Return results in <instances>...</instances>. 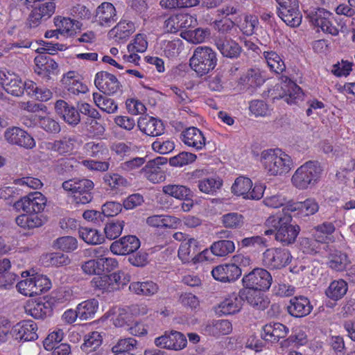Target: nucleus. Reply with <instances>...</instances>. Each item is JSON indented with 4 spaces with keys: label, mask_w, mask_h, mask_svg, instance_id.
<instances>
[{
    "label": "nucleus",
    "mask_w": 355,
    "mask_h": 355,
    "mask_svg": "<svg viewBox=\"0 0 355 355\" xmlns=\"http://www.w3.org/2000/svg\"><path fill=\"white\" fill-rule=\"evenodd\" d=\"M164 55L169 59L177 58L183 49L182 41L178 38L170 41H164L162 45Z\"/></svg>",
    "instance_id": "56"
},
{
    "label": "nucleus",
    "mask_w": 355,
    "mask_h": 355,
    "mask_svg": "<svg viewBox=\"0 0 355 355\" xmlns=\"http://www.w3.org/2000/svg\"><path fill=\"white\" fill-rule=\"evenodd\" d=\"M164 194L173 197L176 199L185 200L191 196L189 188L180 184H167L162 187Z\"/></svg>",
    "instance_id": "50"
},
{
    "label": "nucleus",
    "mask_w": 355,
    "mask_h": 355,
    "mask_svg": "<svg viewBox=\"0 0 355 355\" xmlns=\"http://www.w3.org/2000/svg\"><path fill=\"white\" fill-rule=\"evenodd\" d=\"M311 21L325 34L332 36H337L339 34L340 31L336 24L334 14L324 8H318L311 16Z\"/></svg>",
    "instance_id": "10"
},
{
    "label": "nucleus",
    "mask_w": 355,
    "mask_h": 355,
    "mask_svg": "<svg viewBox=\"0 0 355 355\" xmlns=\"http://www.w3.org/2000/svg\"><path fill=\"white\" fill-rule=\"evenodd\" d=\"M139 247V239L136 236L128 235L112 242L110 250L116 255H126L135 252Z\"/></svg>",
    "instance_id": "20"
},
{
    "label": "nucleus",
    "mask_w": 355,
    "mask_h": 355,
    "mask_svg": "<svg viewBox=\"0 0 355 355\" xmlns=\"http://www.w3.org/2000/svg\"><path fill=\"white\" fill-rule=\"evenodd\" d=\"M129 290L137 295L153 296L157 293L159 286L157 283L151 280L132 282L129 285Z\"/></svg>",
    "instance_id": "41"
},
{
    "label": "nucleus",
    "mask_w": 355,
    "mask_h": 355,
    "mask_svg": "<svg viewBox=\"0 0 355 355\" xmlns=\"http://www.w3.org/2000/svg\"><path fill=\"white\" fill-rule=\"evenodd\" d=\"M6 141L25 148L31 149L35 146L34 139L27 132L18 127H12L6 130L4 134Z\"/></svg>",
    "instance_id": "22"
},
{
    "label": "nucleus",
    "mask_w": 355,
    "mask_h": 355,
    "mask_svg": "<svg viewBox=\"0 0 355 355\" xmlns=\"http://www.w3.org/2000/svg\"><path fill=\"white\" fill-rule=\"evenodd\" d=\"M103 337L98 331H92L85 336L84 343L80 348L87 354L96 351L102 345Z\"/></svg>",
    "instance_id": "51"
},
{
    "label": "nucleus",
    "mask_w": 355,
    "mask_h": 355,
    "mask_svg": "<svg viewBox=\"0 0 355 355\" xmlns=\"http://www.w3.org/2000/svg\"><path fill=\"white\" fill-rule=\"evenodd\" d=\"M37 329V325L34 321L24 320L12 327L11 334L19 342L34 341L38 338Z\"/></svg>",
    "instance_id": "17"
},
{
    "label": "nucleus",
    "mask_w": 355,
    "mask_h": 355,
    "mask_svg": "<svg viewBox=\"0 0 355 355\" xmlns=\"http://www.w3.org/2000/svg\"><path fill=\"white\" fill-rule=\"evenodd\" d=\"M348 291V284L343 279L332 281L325 291L326 296L333 301L342 299Z\"/></svg>",
    "instance_id": "44"
},
{
    "label": "nucleus",
    "mask_w": 355,
    "mask_h": 355,
    "mask_svg": "<svg viewBox=\"0 0 355 355\" xmlns=\"http://www.w3.org/2000/svg\"><path fill=\"white\" fill-rule=\"evenodd\" d=\"M39 123L41 128L49 133H58L60 131L59 123L49 116L40 117L37 115H31V119L23 118V123L26 126H32Z\"/></svg>",
    "instance_id": "38"
},
{
    "label": "nucleus",
    "mask_w": 355,
    "mask_h": 355,
    "mask_svg": "<svg viewBox=\"0 0 355 355\" xmlns=\"http://www.w3.org/2000/svg\"><path fill=\"white\" fill-rule=\"evenodd\" d=\"M216 64V53L210 47L205 46H198L189 60L191 68L200 76L212 71Z\"/></svg>",
    "instance_id": "5"
},
{
    "label": "nucleus",
    "mask_w": 355,
    "mask_h": 355,
    "mask_svg": "<svg viewBox=\"0 0 355 355\" xmlns=\"http://www.w3.org/2000/svg\"><path fill=\"white\" fill-rule=\"evenodd\" d=\"M79 22L69 17H58L55 18V24L60 33L66 36H71L76 33Z\"/></svg>",
    "instance_id": "48"
},
{
    "label": "nucleus",
    "mask_w": 355,
    "mask_h": 355,
    "mask_svg": "<svg viewBox=\"0 0 355 355\" xmlns=\"http://www.w3.org/2000/svg\"><path fill=\"white\" fill-rule=\"evenodd\" d=\"M209 35L210 32L208 29L201 28H196L193 31H186L182 32L180 34L182 38L193 44L204 42Z\"/></svg>",
    "instance_id": "55"
},
{
    "label": "nucleus",
    "mask_w": 355,
    "mask_h": 355,
    "mask_svg": "<svg viewBox=\"0 0 355 355\" xmlns=\"http://www.w3.org/2000/svg\"><path fill=\"white\" fill-rule=\"evenodd\" d=\"M319 209V205L314 198H307L303 202H291L283 209L284 211H288L290 214L299 211L304 216H311L315 214Z\"/></svg>",
    "instance_id": "34"
},
{
    "label": "nucleus",
    "mask_w": 355,
    "mask_h": 355,
    "mask_svg": "<svg viewBox=\"0 0 355 355\" xmlns=\"http://www.w3.org/2000/svg\"><path fill=\"white\" fill-rule=\"evenodd\" d=\"M125 222L123 220H112L106 223L104 227V233L109 240L118 238L122 233Z\"/></svg>",
    "instance_id": "61"
},
{
    "label": "nucleus",
    "mask_w": 355,
    "mask_h": 355,
    "mask_svg": "<svg viewBox=\"0 0 355 355\" xmlns=\"http://www.w3.org/2000/svg\"><path fill=\"white\" fill-rule=\"evenodd\" d=\"M197 159L196 155L189 152H182L169 159V164L172 166L182 167L194 162Z\"/></svg>",
    "instance_id": "63"
},
{
    "label": "nucleus",
    "mask_w": 355,
    "mask_h": 355,
    "mask_svg": "<svg viewBox=\"0 0 355 355\" xmlns=\"http://www.w3.org/2000/svg\"><path fill=\"white\" fill-rule=\"evenodd\" d=\"M81 143V140L77 136L69 135L63 137L61 139L49 142L46 148L62 155H69L79 148Z\"/></svg>",
    "instance_id": "19"
},
{
    "label": "nucleus",
    "mask_w": 355,
    "mask_h": 355,
    "mask_svg": "<svg viewBox=\"0 0 355 355\" xmlns=\"http://www.w3.org/2000/svg\"><path fill=\"white\" fill-rule=\"evenodd\" d=\"M289 329L280 322H270L265 324L261 334V338L265 341L276 343L281 338L287 336Z\"/></svg>",
    "instance_id": "25"
},
{
    "label": "nucleus",
    "mask_w": 355,
    "mask_h": 355,
    "mask_svg": "<svg viewBox=\"0 0 355 355\" xmlns=\"http://www.w3.org/2000/svg\"><path fill=\"white\" fill-rule=\"evenodd\" d=\"M94 85L100 92L107 95L116 94L122 87L114 74L105 71L96 73Z\"/></svg>",
    "instance_id": "16"
},
{
    "label": "nucleus",
    "mask_w": 355,
    "mask_h": 355,
    "mask_svg": "<svg viewBox=\"0 0 355 355\" xmlns=\"http://www.w3.org/2000/svg\"><path fill=\"white\" fill-rule=\"evenodd\" d=\"M61 81L69 94L78 96L88 92L87 86L81 81L80 76L74 71H69L65 73Z\"/></svg>",
    "instance_id": "28"
},
{
    "label": "nucleus",
    "mask_w": 355,
    "mask_h": 355,
    "mask_svg": "<svg viewBox=\"0 0 355 355\" xmlns=\"http://www.w3.org/2000/svg\"><path fill=\"white\" fill-rule=\"evenodd\" d=\"M277 90L279 88L282 91L279 94V96H273L272 98L279 99L283 98L288 104H297L299 102L302 101L304 98V93L300 86L293 82H289L284 86H276Z\"/></svg>",
    "instance_id": "29"
},
{
    "label": "nucleus",
    "mask_w": 355,
    "mask_h": 355,
    "mask_svg": "<svg viewBox=\"0 0 355 355\" xmlns=\"http://www.w3.org/2000/svg\"><path fill=\"white\" fill-rule=\"evenodd\" d=\"M78 233L80 237L88 244L97 245L105 240L103 235L94 228L81 227L79 228Z\"/></svg>",
    "instance_id": "53"
},
{
    "label": "nucleus",
    "mask_w": 355,
    "mask_h": 355,
    "mask_svg": "<svg viewBox=\"0 0 355 355\" xmlns=\"http://www.w3.org/2000/svg\"><path fill=\"white\" fill-rule=\"evenodd\" d=\"M54 245L63 252H71L77 249L78 241L73 236H65L58 238Z\"/></svg>",
    "instance_id": "64"
},
{
    "label": "nucleus",
    "mask_w": 355,
    "mask_h": 355,
    "mask_svg": "<svg viewBox=\"0 0 355 355\" xmlns=\"http://www.w3.org/2000/svg\"><path fill=\"white\" fill-rule=\"evenodd\" d=\"M213 278L222 283H233L242 274L241 268L235 263H223L214 267L211 271Z\"/></svg>",
    "instance_id": "13"
},
{
    "label": "nucleus",
    "mask_w": 355,
    "mask_h": 355,
    "mask_svg": "<svg viewBox=\"0 0 355 355\" xmlns=\"http://www.w3.org/2000/svg\"><path fill=\"white\" fill-rule=\"evenodd\" d=\"M0 84L12 96H20L23 94V82L15 73L8 70L0 71Z\"/></svg>",
    "instance_id": "24"
},
{
    "label": "nucleus",
    "mask_w": 355,
    "mask_h": 355,
    "mask_svg": "<svg viewBox=\"0 0 355 355\" xmlns=\"http://www.w3.org/2000/svg\"><path fill=\"white\" fill-rule=\"evenodd\" d=\"M94 182L89 179L73 178L63 182L62 189L70 195L76 204L85 205L93 198Z\"/></svg>",
    "instance_id": "4"
},
{
    "label": "nucleus",
    "mask_w": 355,
    "mask_h": 355,
    "mask_svg": "<svg viewBox=\"0 0 355 355\" xmlns=\"http://www.w3.org/2000/svg\"><path fill=\"white\" fill-rule=\"evenodd\" d=\"M175 217L171 216L153 215L147 218L146 223L148 225L153 227L171 228L173 223L175 222Z\"/></svg>",
    "instance_id": "59"
},
{
    "label": "nucleus",
    "mask_w": 355,
    "mask_h": 355,
    "mask_svg": "<svg viewBox=\"0 0 355 355\" xmlns=\"http://www.w3.org/2000/svg\"><path fill=\"white\" fill-rule=\"evenodd\" d=\"M216 46L220 53L229 58H238L241 53V48L235 41L232 39L220 37L216 40Z\"/></svg>",
    "instance_id": "39"
},
{
    "label": "nucleus",
    "mask_w": 355,
    "mask_h": 355,
    "mask_svg": "<svg viewBox=\"0 0 355 355\" xmlns=\"http://www.w3.org/2000/svg\"><path fill=\"white\" fill-rule=\"evenodd\" d=\"M55 110L63 120L69 125H76L80 121L78 110L64 100H58L55 103Z\"/></svg>",
    "instance_id": "30"
},
{
    "label": "nucleus",
    "mask_w": 355,
    "mask_h": 355,
    "mask_svg": "<svg viewBox=\"0 0 355 355\" xmlns=\"http://www.w3.org/2000/svg\"><path fill=\"white\" fill-rule=\"evenodd\" d=\"M252 180L245 177L240 176L237 178L232 186V193L237 196H246L248 191L252 187Z\"/></svg>",
    "instance_id": "58"
},
{
    "label": "nucleus",
    "mask_w": 355,
    "mask_h": 355,
    "mask_svg": "<svg viewBox=\"0 0 355 355\" xmlns=\"http://www.w3.org/2000/svg\"><path fill=\"white\" fill-rule=\"evenodd\" d=\"M241 281L243 288L267 291L271 286L272 278L267 270L256 268L244 275Z\"/></svg>",
    "instance_id": "8"
},
{
    "label": "nucleus",
    "mask_w": 355,
    "mask_h": 355,
    "mask_svg": "<svg viewBox=\"0 0 355 355\" xmlns=\"http://www.w3.org/2000/svg\"><path fill=\"white\" fill-rule=\"evenodd\" d=\"M15 222L19 227L28 230L40 227L44 224L42 216L26 212L17 216Z\"/></svg>",
    "instance_id": "42"
},
{
    "label": "nucleus",
    "mask_w": 355,
    "mask_h": 355,
    "mask_svg": "<svg viewBox=\"0 0 355 355\" xmlns=\"http://www.w3.org/2000/svg\"><path fill=\"white\" fill-rule=\"evenodd\" d=\"M51 286V280L46 276L38 274L21 280L16 286L19 293L29 297L40 295L49 291Z\"/></svg>",
    "instance_id": "6"
},
{
    "label": "nucleus",
    "mask_w": 355,
    "mask_h": 355,
    "mask_svg": "<svg viewBox=\"0 0 355 355\" xmlns=\"http://www.w3.org/2000/svg\"><path fill=\"white\" fill-rule=\"evenodd\" d=\"M223 185V182L219 178H208L198 182L199 190L207 194H214Z\"/></svg>",
    "instance_id": "60"
},
{
    "label": "nucleus",
    "mask_w": 355,
    "mask_h": 355,
    "mask_svg": "<svg viewBox=\"0 0 355 355\" xmlns=\"http://www.w3.org/2000/svg\"><path fill=\"white\" fill-rule=\"evenodd\" d=\"M261 162L266 173L272 176L287 173L293 164L291 157L279 148L263 150Z\"/></svg>",
    "instance_id": "2"
},
{
    "label": "nucleus",
    "mask_w": 355,
    "mask_h": 355,
    "mask_svg": "<svg viewBox=\"0 0 355 355\" xmlns=\"http://www.w3.org/2000/svg\"><path fill=\"white\" fill-rule=\"evenodd\" d=\"M313 306L309 299L303 295L295 296L290 300L287 311L294 318H302L308 315L312 311Z\"/></svg>",
    "instance_id": "26"
},
{
    "label": "nucleus",
    "mask_w": 355,
    "mask_h": 355,
    "mask_svg": "<svg viewBox=\"0 0 355 355\" xmlns=\"http://www.w3.org/2000/svg\"><path fill=\"white\" fill-rule=\"evenodd\" d=\"M197 24L196 16L181 12L168 17L164 21V28L168 33H176L182 30L194 28Z\"/></svg>",
    "instance_id": "12"
},
{
    "label": "nucleus",
    "mask_w": 355,
    "mask_h": 355,
    "mask_svg": "<svg viewBox=\"0 0 355 355\" xmlns=\"http://www.w3.org/2000/svg\"><path fill=\"white\" fill-rule=\"evenodd\" d=\"M46 198L39 191L30 193L16 201L13 207L17 211L37 214L42 212L46 205Z\"/></svg>",
    "instance_id": "9"
},
{
    "label": "nucleus",
    "mask_w": 355,
    "mask_h": 355,
    "mask_svg": "<svg viewBox=\"0 0 355 355\" xmlns=\"http://www.w3.org/2000/svg\"><path fill=\"white\" fill-rule=\"evenodd\" d=\"M263 55L271 71L281 74L286 70V64L282 58L274 51H265Z\"/></svg>",
    "instance_id": "45"
},
{
    "label": "nucleus",
    "mask_w": 355,
    "mask_h": 355,
    "mask_svg": "<svg viewBox=\"0 0 355 355\" xmlns=\"http://www.w3.org/2000/svg\"><path fill=\"white\" fill-rule=\"evenodd\" d=\"M293 257L289 250L271 248L266 250L262 256L263 265L270 270H279L291 263Z\"/></svg>",
    "instance_id": "7"
},
{
    "label": "nucleus",
    "mask_w": 355,
    "mask_h": 355,
    "mask_svg": "<svg viewBox=\"0 0 355 355\" xmlns=\"http://www.w3.org/2000/svg\"><path fill=\"white\" fill-rule=\"evenodd\" d=\"M35 71L39 75L49 76L58 69V64L49 55H39L35 60Z\"/></svg>",
    "instance_id": "40"
},
{
    "label": "nucleus",
    "mask_w": 355,
    "mask_h": 355,
    "mask_svg": "<svg viewBox=\"0 0 355 355\" xmlns=\"http://www.w3.org/2000/svg\"><path fill=\"white\" fill-rule=\"evenodd\" d=\"M135 31V26L132 21L121 19L109 31L108 35L116 42L123 44Z\"/></svg>",
    "instance_id": "31"
},
{
    "label": "nucleus",
    "mask_w": 355,
    "mask_h": 355,
    "mask_svg": "<svg viewBox=\"0 0 355 355\" xmlns=\"http://www.w3.org/2000/svg\"><path fill=\"white\" fill-rule=\"evenodd\" d=\"M137 345V340L133 338H123L113 346L112 350L113 353L135 354Z\"/></svg>",
    "instance_id": "57"
},
{
    "label": "nucleus",
    "mask_w": 355,
    "mask_h": 355,
    "mask_svg": "<svg viewBox=\"0 0 355 355\" xmlns=\"http://www.w3.org/2000/svg\"><path fill=\"white\" fill-rule=\"evenodd\" d=\"M205 334L218 338L226 336L232 331V324L228 320H214L205 327Z\"/></svg>",
    "instance_id": "37"
},
{
    "label": "nucleus",
    "mask_w": 355,
    "mask_h": 355,
    "mask_svg": "<svg viewBox=\"0 0 355 355\" xmlns=\"http://www.w3.org/2000/svg\"><path fill=\"white\" fill-rule=\"evenodd\" d=\"M96 21L101 26H110L116 21V12L112 3L103 2L96 10Z\"/></svg>",
    "instance_id": "33"
},
{
    "label": "nucleus",
    "mask_w": 355,
    "mask_h": 355,
    "mask_svg": "<svg viewBox=\"0 0 355 355\" xmlns=\"http://www.w3.org/2000/svg\"><path fill=\"white\" fill-rule=\"evenodd\" d=\"M103 179L107 189L112 194H121L122 191L130 185L128 180L117 173H106Z\"/></svg>",
    "instance_id": "35"
},
{
    "label": "nucleus",
    "mask_w": 355,
    "mask_h": 355,
    "mask_svg": "<svg viewBox=\"0 0 355 355\" xmlns=\"http://www.w3.org/2000/svg\"><path fill=\"white\" fill-rule=\"evenodd\" d=\"M139 130L150 137H157L164 132L165 127L162 120L145 115L140 116L137 121Z\"/></svg>",
    "instance_id": "23"
},
{
    "label": "nucleus",
    "mask_w": 355,
    "mask_h": 355,
    "mask_svg": "<svg viewBox=\"0 0 355 355\" xmlns=\"http://www.w3.org/2000/svg\"><path fill=\"white\" fill-rule=\"evenodd\" d=\"M93 100L100 110L107 114H114L118 110V104L114 99L104 96L98 92L93 94Z\"/></svg>",
    "instance_id": "49"
},
{
    "label": "nucleus",
    "mask_w": 355,
    "mask_h": 355,
    "mask_svg": "<svg viewBox=\"0 0 355 355\" xmlns=\"http://www.w3.org/2000/svg\"><path fill=\"white\" fill-rule=\"evenodd\" d=\"M166 163V159L158 157L148 161L146 164L140 170V173L153 184H159L166 179L165 172L161 166Z\"/></svg>",
    "instance_id": "15"
},
{
    "label": "nucleus",
    "mask_w": 355,
    "mask_h": 355,
    "mask_svg": "<svg viewBox=\"0 0 355 355\" xmlns=\"http://www.w3.org/2000/svg\"><path fill=\"white\" fill-rule=\"evenodd\" d=\"M261 291L242 288L239 290V296L243 299V301H246L254 309L263 311L268 307L270 301L268 296L261 293Z\"/></svg>",
    "instance_id": "21"
},
{
    "label": "nucleus",
    "mask_w": 355,
    "mask_h": 355,
    "mask_svg": "<svg viewBox=\"0 0 355 355\" xmlns=\"http://www.w3.org/2000/svg\"><path fill=\"white\" fill-rule=\"evenodd\" d=\"M157 347L173 351H180L187 345V339L180 331L171 330L155 339Z\"/></svg>",
    "instance_id": "11"
},
{
    "label": "nucleus",
    "mask_w": 355,
    "mask_h": 355,
    "mask_svg": "<svg viewBox=\"0 0 355 355\" xmlns=\"http://www.w3.org/2000/svg\"><path fill=\"white\" fill-rule=\"evenodd\" d=\"M84 154L95 159H103L108 155L109 150L103 141H89L83 147Z\"/></svg>",
    "instance_id": "43"
},
{
    "label": "nucleus",
    "mask_w": 355,
    "mask_h": 355,
    "mask_svg": "<svg viewBox=\"0 0 355 355\" xmlns=\"http://www.w3.org/2000/svg\"><path fill=\"white\" fill-rule=\"evenodd\" d=\"M349 263L347 255L340 251H335L329 256V266L336 271L345 270Z\"/></svg>",
    "instance_id": "54"
},
{
    "label": "nucleus",
    "mask_w": 355,
    "mask_h": 355,
    "mask_svg": "<svg viewBox=\"0 0 355 355\" xmlns=\"http://www.w3.org/2000/svg\"><path fill=\"white\" fill-rule=\"evenodd\" d=\"M54 2H45L33 7L26 19V26L30 28L39 26L43 20L49 19L55 12Z\"/></svg>",
    "instance_id": "14"
},
{
    "label": "nucleus",
    "mask_w": 355,
    "mask_h": 355,
    "mask_svg": "<svg viewBox=\"0 0 355 355\" xmlns=\"http://www.w3.org/2000/svg\"><path fill=\"white\" fill-rule=\"evenodd\" d=\"M181 141L188 147L196 150H202L206 144V138L202 132L196 127H189L181 134Z\"/></svg>",
    "instance_id": "27"
},
{
    "label": "nucleus",
    "mask_w": 355,
    "mask_h": 355,
    "mask_svg": "<svg viewBox=\"0 0 355 355\" xmlns=\"http://www.w3.org/2000/svg\"><path fill=\"white\" fill-rule=\"evenodd\" d=\"M291 202H293V200H287L286 196L279 192L266 196L263 200V203L265 206L274 209L281 207H284V209Z\"/></svg>",
    "instance_id": "62"
},
{
    "label": "nucleus",
    "mask_w": 355,
    "mask_h": 355,
    "mask_svg": "<svg viewBox=\"0 0 355 355\" xmlns=\"http://www.w3.org/2000/svg\"><path fill=\"white\" fill-rule=\"evenodd\" d=\"M207 250H201L198 241L195 239H189L187 241L182 242L178 250V257L186 263L192 261L194 263L202 260V253Z\"/></svg>",
    "instance_id": "18"
},
{
    "label": "nucleus",
    "mask_w": 355,
    "mask_h": 355,
    "mask_svg": "<svg viewBox=\"0 0 355 355\" xmlns=\"http://www.w3.org/2000/svg\"><path fill=\"white\" fill-rule=\"evenodd\" d=\"M210 250L216 257H225L235 250V245L230 240H219L211 245Z\"/></svg>",
    "instance_id": "52"
},
{
    "label": "nucleus",
    "mask_w": 355,
    "mask_h": 355,
    "mask_svg": "<svg viewBox=\"0 0 355 355\" xmlns=\"http://www.w3.org/2000/svg\"><path fill=\"white\" fill-rule=\"evenodd\" d=\"M243 299L238 294L232 293L225 297L218 305V311L223 315H233L242 309Z\"/></svg>",
    "instance_id": "36"
},
{
    "label": "nucleus",
    "mask_w": 355,
    "mask_h": 355,
    "mask_svg": "<svg viewBox=\"0 0 355 355\" xmlns=\"http://www.w3.org/2000/svg\"><path fill=\"white\" fill-rule=\"evenodd\" d=\"M292 216L288 211H284L270 216L265 222L268 228L264 231V235L275 234V240L288 245L295 243L300 233V228L297 225H293L291 223Z\"/></svg>",
    "instance_id": "1"
},
{
    "label": "nucleus",
    "mask_w": 355,
    "mask_h": 355,
    "mask_svg": "<svg viewBox=\"0 0 355 355\" xmlns=\"http://www.w3.org/2000/svg\"><path fill=\"white\" fill-rule=\"evenodd\" d=\"M277 15L281 19L291 27H297L302 22V14L299 8L286 10V8H279Z\"/></svg>",
    "instance_id": "47"
},
{
    "label": "nucleus",
    "mask_w": 355,
    "mask_h": 355,
    "mask_svg": "<svg viewBox=\"0 0 355 355\" xmlns=\"http://www.w3.org/2000/svg\"><path fill=\"white\" fill-rule=\"evenodd\" d=\"M24 309L26 314L35 319H44L53 312L52 304L47 300L29 301Z\"/></svg>",
    "instance_id": "32"
},
{
    "label": "nucleus",
    "mask_w": 355,
    "mask_h": 355,
    "mask_svg": "<svg viewBox=\"0 0 355 355\" xmlns=\"http://www.w3.org/2000/svg\"><path fill=\"white\" fill-rule=\"evenodd\" d=\"M77 309L81 320L93 318L98 309V301L95 298L85 300L78 304Z\"/></svg>",
    "instance_id": "46"
},
{
    "label": "nucleus",
    "mask_w": 355,
    "mask_h": 355,
    "mask_svg": "<svg viewBox=\"0 0 355 355\" xmlns=\"http://www.w3.org/2000/svg\"><path fill=\"white\" fill-rule=\"evenodd\" d=\"M322 169L316 161H307L299 166L291 177V183L299 190L314 187L320 180Z\"/></svg>",
    "instance_id": "3"
}]
</instances>
